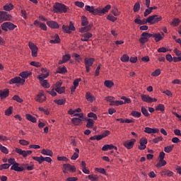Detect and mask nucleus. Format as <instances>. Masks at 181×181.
I'll return each mask as SVG.
<instances>
[{
    "mask_svg": "<svg viewBox=\"0 0 181 181\" xmlns=\"http://www.w3.org/2000/svg\"><path fill=\"white\" fill-rule=\"evenodd\" d=\"M53 8L54 13H66L69 9V7L62 3H55Z\"/></svg>",
    "mask_w": 181,
    "mask_h": 181,
    "instance_id": "nucleus-1",
    "label": "nucleus"
},
{
    "mask_svg": "<svg viewBox=\"0 0 181 181\" xmlns=\"http://www.w3.org/2000/svg\"><path fill=\"white\" fill-rule=\"evenodd\" d=\"M160 21H162V16H158V15L150 16L147 18L148 25H154V23H158Z\"/></svg>",
    "mask_w": 181,
    "mask_h": 181,
    "instance_id": "nucleus-2",
    "label": "nucleus"
},
{
    "mask_svg": "<svg viewBox=\"0 0 181 181\" xmlns=\"http://www.w3.org/2000/svg\"><path fill=\"white\" fill-rule=\"evenodd\" d=\"M16 28H17V26L11 22H5L1 24V29L2 30H4V32H8V30H14Z\"/></svg>",
    "mask_w": 181,
    "mask_h": 181,
    "instance_id": "nucleus-3",
    "label": "nucleus"
},
{
    "mask_svg": "<svg viewBox=\"0 0 181 181\" xmlns=\"http://www.w3.org/2000/svg\"><path fill=\"white\" fill-rule=\"evenodd\" d=\"M94 62H95V59L94 58H85L84 59V64H85V67L87 73L90 72V67L93 66L94 64Z\"/></svg>",
    "mask_w": 181,
    "mask_h": 181,
    "instance_id": "nucleus-4",
    "label": "nucleus"
},
{
    "mask_svg": "<svg viewBox=\"0 0 181 181\" xmlns=\"http://www.w3.org/2000/svg\"><path fill=\"white\" fill-rule=\"evenodd\" d=\"M16 153H18V155H21L23 158H26L27 156H29V155H32V151H25L18 148H16Z\"/></svg>",
    "mask_w": 181,
    "mask_h": 181,
    "instance_id": "nucleus-5",
    "label": "nucleus"
},
{
    "mask_svg": "<svg viewBox=\"0 0 181 181\" xmlns=\"http://www.w3.org/2000/svg\"><path fill=\"white\" fill-rule=\"evenodd\" d=\"M11 15L6 11H0V23L4 22V21H11Z\"/></svg>",
    "mask_w": 181,
    "mask_h": 181,
    "instance_id": "nucleus-6",
    "label": "nucleus"
},
{
    "mask_svg": "<svg viewBox=\"0 0 181 181\" xmlns=\"http://www.w3.org/2000/svg\"><path fill=\"white\" fill-rule=\"evenodd\" d=\"M62 30L65 33H71V30H76V28L74 27V24L73 22L69 23V26L62 25Z\"/></svg>",
    "mask_w": 181,
    "mask_h": 181,
    "instance_id": "nucleus-7",
    "label": "nucleus"
},
{
    "mask_svg": "<svg viewBox=\"0 0 181 181\" xmlns=\"http://www.w3.org/2000/svg\"><path fill=\"white\" fill-rule=\"evenodd\" d=\"M28 46L31 50L33 57H37V46H36L33 42H29Z\"/></svg>",
    "mask_w": 181,
    "mask_h": 181,
    "instance_id": "nucleus-8",
    "label": "nucleus"
},
{
    "mask_svg": "<svg viewBox=\"0 0 181 181\" xmlns=\"http://www.w3.org/2000/svg\"><path fill=\"white\" fill-rule=\"evenodd\" d=\"M141 98L142 101H144V103H148V104H151V103H156V101H158L156 98H152L148 95H141Z\"/></svg>",
    "mask_w": 181,
    "mask_h": 181,
    "instance_id": "nucleus-9",
    "label": "nucleus"
},
{
    "mask_svg": "<svg viewBox=\"0 0 181 181\" xmlns=\"http://www.w3.org/2000/svg\"><path fill=\"white\" fill-rule=\"evenodd\" d=\"M85 9L90 13H93V15H100V8H95L94 6L86 5L85 6Z\"/></svg>",
    "mask_w": 181,
    "mask_h": 181,
    "instance_id": "nucleus-10",
    "label": "nucleus"
},
{
    "mask_svg": "<svg viewBox=\"0 0 181 181\" xmlns=\"http://www.w3.org/2000/svg\"><path fill=\"white\" fill-rule=\"evenodd\" d=\"M23 83H25V79L19 76L11 78L9 81V84H23Z\"/></svg>",
    "mask_w": 181,
    "mask_h": 181,
    "instance_id": "nucleus-11",
    "label": "nucleus"
},
{
    "mask_svg": "<svg viewBox=\"0 0 181 181\" xmlns=\"http://www.w3.org/2000/svg\"><path fill=\"white\" fill-rule=\"evenodd\" d=\"M46 100V95H45V92L41 91L40 92L37 96L35 97V101L37 103H44V101Z\"/></svg>",
    "mask_w": 181,
    "mask_h": 181,
    "instance_id": "nucleus-12",
    "label": "nucleus"
},
{
    "mask_svg": "<svg viewBox=\"0 0 181 181\" xmlns=\"http://www.w3.org/2000/svg\"><path fill=\"white\" fill-rule=\"evenodd\" d=\"M11 170H15V172H23L25 167L21 166V164L16 163L11 167Z\"/></svg>",
    "mask_w": 181,
    "mask_h": 181,
    "instance_id": "nucleus-13",
    "label": "nucleus"
},
{
    "mask_svg": "<svg viewBox=\"0 0 181 181\" xmlns=\"http://www.w3.org/2000/svg\"><path fill=\"white\" fill-rule=\"evenodd\" d=\"M140 146H139V149L140 151H144V149H146V144H148V140L145 138H142L139 141Z\"/></svg>",
    "mask_w": 181,
    "mask_h": 181,
    "instance_id": "nucleus-14",
    "label": "nucleus"
},
{
    "mask_svg": "<svg viewBox=\"0 0 181 181\" xmlns=\"http://www.w3.org/2000/svg\"><path fill=\"white\" fill-rule=\"evenodd\" d=\"M64 173H67V171L69 170L70 172H76V168L74 165H71L70 164H64Z\"/></svg>",
    "mask_w": 181,
    "mask_h": 181,
    "instance_id": "nucleus-15",
    "label": "nucleus"
},
{
    "mask_svg": "<svg viewBox=\"0 0 181 181\" xmlns=\"http://www.w3.org/2000/svg\"><path fill=\"white\" fill-rule=\"evenodd\" d=\"M144 132L146 134H158L159 129L158 128H151V127H145Z\"/></svg>",
    "mask_w": 181,
    "mask_h": 181,
    "instance_id": "nucleus-16",
    "label": "nucleus"
},
{
    "mask_svg": "<svg viewBox=\"0 0 181 181\" xmlns=\"http://www.w3.org/2000/svg\"><path fill=\"white\" fill-rule=\"evenodd\" d=\"M136 142L135 139H132L130 141H127L124 143V146L127 148V149H132L134 148V145Z\"/></svg>",
    "mask_w": 181,
    "mask_h": 181,
    "instance_id": "nucleus-17",
    "label": "nucleus"
},
{
    "mask_svg": "<svg viewBox=\"0 0 181 181\" xmlns=\"http://www.w3.org/2000/svg\"><path fill=\"white\" fill-rule=\"evenodd\" d=\"M8 97H9V90L8 89H4V90H0V98L1 100H4Z\"/></svg>",
    "mask_w": 181,
    "mask_h": 181,
    "instance_id": "nucleus-18",
    "label": "nucleus"
},
{
    "mask_svg": "<svg viewBox=\"0 0 181 181\" xmlns=\"http://www.w3.org/2000/svg\"><path fill=\"white\" fill-rule=\"evenodd\" d=\"M153 37L155 42H160L165 37V34L163 33H154Z\"/></svg>",
    "mask_w": 181,
    "mask_h": 181,
    "instance_id": "nucleus-19",
    "label": "nucleus"
},
{
    "mask_svg": "<svg viewBox=\"0 0 181 181\" xmlns=\"http://www.w3.org/2000/svg\"><path fill=\"white\" fill-rule=\"evenodd\" d=\"M47 25L49 26V28H51L52 29H59V26L57 22L50 21H47Z\"/></svg>",
    "mask_w": 181,
    "mask_h": 181,
    "instance_id": "nucleus-20",
    "label": "nucleus"
},
{
    "mask_svg": "<svg viewBox=\"0 0 181 181\" xmlns=\"http://www.w3.org/2000/svg\"><path fill=\"white\" fill-rule=\"evenodd\" d=\"M90 37H93V34L91 33H86L85 34L82 35L81 40V42H88Z\"/></svg>",
    "mask_w": 181,
    "mask_h": 181,
    "instance_id": "nucleus-21",
    "label": "nucleus"
},
{
    "mask_svg": "<svg viewBox=\"0 0 181 181\" xmlns=\"http://www.w3.org/2000/svg\"><path fill=\"white\" fill-rule=\"evenodd\" d=\"M111 149H115V151H117V149H118V148H117V146H115L112 144H105L102 148V151H111Z\"/></svg>",
    "mask_w": 181,
    "mask_h": 181,
    "instance_id": "nucleus-22",
    "label": "nucleus"
},
{
    "mask_svg": "<svg viewBox=\"0 0 181 181\" xmlns=\"http://www.w3.org/2000/svg\"><path fill=\"white\" fill-rule=\"evenodd\" d=\"M134 23H136L137 25H146V23H148V18H144L143 20L136 18L134 20Z\"/></svg>",
    "mask_w": 181,
    "mask_h": 181,
    "instance_id": "nucleus-23",
    "label": "nucleus"
},
{
    "mask_svg": "<svg viewBox=\"0 0 181 181\" xmlns=\"http://www.w3.org/2000/svg\"><path fill=\"white\" fill-rule=\"evenodd\" d=\"M86 98L87 101H89V103H93V101L95 100V98L93 95H91L90 92L86 93Z\"/></svg>",
    "mask_w": 181,
    "mask_h": 181,
    "instance_id": "nucleus-24",
    "label": "nucleus"
},
{
    "mask_svg": "<svg viewBox=\"0 0 181 181\" xmlns=\"http://www.w3.org/2000/svg\"><path fill=\"white\" fill-rule=\"evenodd\" d=\"M71 122L74 124V125L78 126L80 124H81V122H83V119L78 117H74L71 119Z\"/></svg>",
    "mask_w": 181,
    "mask_h": 181,
    "instance_id": "nucleus-25",
    "label": "nucleus"
},
{
    "mask_svg": "<svg viewBox=\"0 0 181 181\" xmlns=\"http://www.w3.org/2000/svg\"><path fill=\"white\" fill-rule=\"evenodd\" d=\"M41 153L42 155H45L46 156H53V151L49 149H42Z\"/></svg>",
    "mask_w": 181,
    "mask_h": 181,
    "instance_id": "nucleus-26",
    "label": "nucleus"
},
{
    "mask_svg": "<svg viewBox=\"0 0 181 181\" xmlns=\"http://www.w3.org/2000/svg\"><path fill=\"white\" fill-rule=\"evenodd\" d=\"M104 86L107 88H112V87H114V82L111 80H106L104 82Z\"/></svg>",
    "mask_w": 181,
    "mask_h": 181,
    "instance_id": "nucleus-27",
    "label": "nucleus"
},
{
    "mask_svg": "<svg viewBox=\"0 0 181 181\" xmlns=\"http://www.w3.org/2000/svg\"><path fill=\"white\" fill-rule=\"evenodd\" d=\"M54 40H49V43L51 44H56V43H60V37H59V35L55 34L54 36Z\"/></svg>",
    "mask_w": 181,
    "mask_h": 181,
    "instance_id": "nucleus-28",
    "label": "nucleus"
},
{
    "mask_svg": "<svg viewBox=\"0 0 181 181\" xmlns=\"http://www.w3.org/2000/svg\"><path fill=\"white\" fill-rule=\"evenodd\" d=\"M111 9V5L108 4L103 9L99 8V15H101V13H106V12H108V10Z\"/></svg>",
    "mask_w": 181,
    "mask_h": 181,
    "instance_id": "nucleus-29",
    "label": "nucleus"
},
{
    "mask_svg": "<svg viewBox=\"0 0 181 181\" xmlns=\"http://www.w3.org/2000/svg\"><path fill=\"white\" fill-rule=\"evenodd\" d=\"M168 176V177H170L173 176V172L169 170H164L162 172V176Z\"/></svg>",
    "mask_w": 181,
    "mask_h": 181,
    "instance_id": "nucleus-30",
    "label": "nucleus"
},
{
    "mask_svg": "<svg viewBox=\"0 0 181 181\" xmlns=\"http://www.w3.org/2000/svg\"><path fill=\"white\" fill-rule=\"evenodd\" d=\"M87 124H86V127L87 128H93L94 127V120L93 119H86Z\"/></svg>",
    "mask_w": 181,
    "mask_h": 181,
    "instance_id": "nucleus-31",
    "label": "nucleus"
},
{
    "mask_svg": "<svg viewBox=\"0 0 181 181\" xmlns=\"http://www.w3.org/2000/svg\"><path fill=\"white\" fill-rule=\"evenodd\" d=\"M4 11H12V9H13V4H12L11 3L10 4H7L5 6H4Z\"/></svg>",
    "mask_w": 181,
    "mask_h": 181,
    "instance_id": "nucleus-32",
    "label": "nucleus"
},
{
    "mask_svg": "<svg viewBox=\"0 0 181 181\" xmlns=\"http://www.w3.org/2000/svg\"><path fill=\"white\" fill-rule=\"evenodd\" d=\"M25 117L28 121H30V122H36V117L32 116L31 115L27 114Z\"/></svg>",
    "mask_w": 181,
    "mask_h": 181,
    "instance_id": "nucleus-33",
    "label": "nucleus"
},
{
    "mask_svg": "<svg viewBox=\"0 0 181 181\" xmlns=\"http://www.w3.org/2000/svg\"><path fill=\"white\" fill-rule=\"evenodd\" d=\"M19 76L22 77V78H28L29 76H30V72L29 71H23L21 72Z\"/></svg>",
    "mask_w": 181,
    "mask_h": 181,
    "instance_id": "nucleus-34",
    "label": "nucleus"
},
{
    "mask_svg": "<svg viewBox=\"0 0 181 181\" xmlns=\"http://www.w3.org/2000/svg\"><path fill=\"white\" fill-rule=\"evenodd\" d=\"M156 111H160L161 112H163L165 111V105L163 104H159L156 107Z\"/></svg>",
    "mask_w": 181,
    "mask_h": 181,
    "instance_id": "nucleus-35",
    "label": "nucleus"
},
{
    "mask_svg": "<svg viewBox=\"0 0 181 181\" xmlns=\"http://www.w3.org/2000/svg\"><path fill=\"white\" fill-rule=\"evenodd\" d=\"M54 102L55 104H57V105H64V104H66V100L64 99L54 100Z\"/></svg>",
    "mask_w": 181,
    "mask_h": 181,
    "instance_id": "nucleus-36",
    "label": "nucleus"
},
{
    "mask_svg": "<svg viewBox=\"0 0 181 181\" xmlns=\"http://www.w3.org/2000/svg\"><path fill=\"white\" fill-rule=\"evenodd\" d=\"M81 25L82 26H87L88 25V20H87L86 16L81 17Z\"/></svg>",
    "mask_w": 181,
    "mask_h": 181,
    "instance_id": "nucleus-37",
    "label": "nucleus"
},
{
    "mask_svg": "<svg viewBox=\"0 0 181 181\" xmlns=\"http://www.w3.org/2000/svg\"><path fill=\"white\" fill-rule=\"evenodd\" d=\"M166 165V160H159L158 163L156 164V168H162Z\"/></svg>",
    "mask_w": 181,
    "mask_h": 181,
    "instance_id": "nucleus-38",
    "label": "nucleus"
},
{
    "mask_svg": "<svg viewBox=\"0 0 181 181\" xmlns=\"http://www.w3.org/2000/svg\"><path fill=\"white\" fill-rule=\"evenodd\" d=\"M33 159L38 162L40 165H42V163H43V156H40V157H33Z\"/></svg>",
    "mask_w": 181,
    "mask_h": 181,
    "instance_id": "nucleus-39",
    "label": "nucleus"
},
{
    "mask_svg": "<svg viewBox=\"0 0 181 181\" xmlns=\"http://www.w3.org/2000/svg\"><path fill=\"white\" fill-rule=\"evenodd\" d=\"M57 73L59 74H64L65 73H67V69L65 66L59 67L58 68Z\"/></svg>",
    "mask_w": 181,
    "mask_h": 181,
    "instance_id": "nucleus-40",
    "label": "nucleus"
},
{
    "mask_svg": "<svg viewBox=\"0 0 181 181\" xmlns=\"http://www.w3.org/2000/svg\"><path fill=\"white\" fill-rule=\"evenodd\" d=\"M132 117H134L136 118H139L141 115H142V114L141 113V112L133 110L132 111Z\"/></svg>",
    "mask_w": 181,
    "mask_h": 181,
    "instance_id": "nucleus-41",
    "label": "nucleus"
},
{
    "mask_svg": "<svg viewBox=\"0 0 181 181\" xmlns=\"http://www.w3.org/2000/svg\"><path fill=\"white\" fill-rule=\"evenodd\" d=\"M141 112L144 117H149V112L144 106L141 107Z\"/></svg>",
    "mask_w": 181,
    "mask_h": 181,
    "instance_id": "nucleus-42",
    "label": "nucleus"
},
{
    "mask_svg": "<svg viewBox=\"0 0 181 181\" xmlns=\"http://www.w3.org/2000/svg\"><path fill=\"white\" fill-rule=\"evenodd\" d=\"M148 40H149L146 36H142V35L140 37V39L139 40L140 43H141L142 45H145V43H146V42H148Z\"/></svg>",
    "mask_w": 181,
    "mask_h": 181,
    "instance_id": "nucleus-43",
    "label": "nucleus"
},
{
    "mask_svg": "<svg viewBox=\"0 0 181 181\" xmlns=\"http://www.w3.org/2000/svg\"><path fill=\"white\" fill-rule=\"evenodd\" d=\"M0 151H1L3 153H6V154L9 153V151H8V148H6V147L2 146V144H0Z\"/></svg>",
    "mask_w": 181,
    "mask_h": 181,
    "instance_id": "nucleus-44",
    "label": "nucleus"
},
{
    "mask_svg": "<svg viewBox=\"0 0 181 181\" xmlns=\"http://www.w3.org/2000/svg\"><path fill=\"white\" fill-rule=\"evenodd\" d=\"M120 60L124 63H127V62H129V57L127 54H124L121 58Z\"/></svg>",
    "mask_w": 181,
    "mask_h": 181,
    "instance_id": "nucleus-45",
    "label": "nucleus"
},
{
    "mask_svg": "<svg viewBox=\"0 0 181 181\" xmlns=\"http://www.w3.org/2000/svg\"><path fill=\"white\" fill-rule=\"evenodd\" d=\"M66 88L64 87H60V88H55V91L58 93L59 94H63L64 93Z\"/></svg>",
    "mask_w": 181,
    "mask_h": 181,
    "instance_id": "nucleus-46",
    "label": "nucleus"
},
{
    "mask_svg": "<svg viewBox=\"0 0 181 181\" xmlns=\"http://www.w3.org/2000/svg\"><path fill=\"white\" fill-rule=\"evenodd\" d=\"M172 151H173V146H168L164 148V151L167 153H170Z\"/></svg>",
    "mask_w": 181,
    "mask_h": 181,
    "instance_id": "nucleus-47",
    "label": "nucleus"
},
{
    "mask_svg": "<svg viewBox=\"0 0 181 181\" xmlns=\"http://www.w3.org/2000/svg\"><path fill=\"white\" fill-rule=\"evenodd\" d=\"M23 168H24V170L25 169H27V170H33L34 165H29V164H23Z\"/></svg>",
    "mask_w": 181,
    "mask_h": 181,
    "instance_id": "nucleus-48",
    "label": "nucleus"
},
{
    "mask_svg": "<svg viewBox=\"0 0 181 181\" xmlns=\"http://www.w3.org/2000/svg\"><path fill=\"white\" fill-rule=\"evenodd\" d=\"M140 8H141V4H139V2H136L134 6V8H133L134 12H138Z\"/></svg>",
    "mask_w": 181,
    "mask_h": 181,
    "instance_id": "nucleus-49",
    "label": "nucleus"
},
{
    "mask_svg": "<svg viewBox=\"0 0 181 181\" xmlns=\"http://www.w3.org/2000/svg\"><path fill=\"white\" fill-rule=\"evenodd\" d=\"M13 100H14V101H17V103H23V99L16 95L13 97Z\"/></svg>",
    "mask_w": 181,
    "mask_h": 181,
    "instance_id": "nucleus-50",
    "label": "nucleus"
},
{
    "mask_svg": "<svg viewBox=\"0 0 181 181\" xmlns=\"http://www.w3.org/2000/svg\"><path fill=\"white\" fill-rule=\"evenodd\" d=\"M105 100H106V101L111 103V104H114V103H115L114 100H115V98L112 97V96H107L105 98Z\"/></svg>",
    "mask_w": 181,
    "mask_h": 181,
    "instance_id": "nucleus-51",
    "label": "nucleus"
},
{
    "mask_svg": "<svg viewBox=\"0 0 181 181\" xmlns=\"http://www.w3.org/2000/svg\"><path fill=\"white\" fill-rule=\"evenodd\" d=\"M71 59V56L70 54H65L63 56L62 59L63 61L66 63V62H69Z\"/></svg>",
    "mask_w": 181,
    "mask_h": 181,
    "instance_id": "nucleus-52",
    "label": "nucleus"
},
{
    "mask_svg": "<svg viewBox=\"0 0 181 181\" xmlns=\"http://www.w3.org/2000/svg\"><path fill=\"white\" fill-rule=\"evenodd\" d=\"M179 23H180V20L179 18H175L171 24L173 26H178Z\"/></svg>",
    "mask_w": 181,
    "mask_h": 181,
    "instance_id": "nucleus-53",
    "label": "nucleus"
},
{
    "mask_svg": "<svg viewBox=\"0 0 181 181\" xmlns=\"http://www.w3.org/2000/svg\"><path fill=\"white\" fill-rule=\"evenodd\" d=\"M124 105V101L122 100H116L113 102V103H111L110 105Z\"/></svg>",
    "mask_w": 181,
    "mask_h": 181,
    "instance_id": "nucleus-54",
    "label": "nucleus"
},
{
    "mask_svg": "<svg viewBox=\"0 0 181 181\" xmlns=\"http://www.w3.org/2000/svg\"><path fill=\"white\" fill-rule=\"evenodd\" d=\"M19 144L21 145H23V146H26L29 145V141H28L25 139H21L19 141Z\"/></svg>",
    "mask_w": 181,
    "mask_h": 181,
    "instance_id": "nucleus-55",
    "label": "nucleus"
},
{
    "mask_svg": "<svg viewBox=\"0 0 181 181\" xmlns=\"http://www.w3.org/2000/svg\"><path fill=\"white\" fill-rule=\"evenodd\" d=\"M154 35H155V33L151 34V33H143L141 34V36H145L147 39H148V37H153Z\"/></svg>",
    "mask_w": 181,
    "mask_h": 181,
    "instance_id": "nucleus-56",
    "label": "nucleus"
},
{
    "mask_svg": "<svg viewBox=\"0 0 181 181\" xmlns=\"http://www.w3.org/2000/svg\"><path fill=\"white\" fill-rule=\"evenodd\" d=\"M88 117L89 118H93V119H95V121H97V115H95L94 112L88 113Z\"/></svg>",
    "mask_w": 181,
    "mask_h": 181,
    "instance_id": "nucleus-57",
    "label": "nucleus"
},
{
    "mask_svg": "<svg viewBox=\"0 0 181 181\" xmlns=\"http://www.w3.org/2000/svg\"><path fill=\"white\" fill-rule=\"evenodd\" d=\"M90 30V26L83 27L80 29L81 33H83V32H88Z\"/></svg>",
    "mask_w": 181,
    "mask_h": 181,
    "instance_id": "nucleus-58",
    "label": "nucleus"
},
{
    "mask_svg": "<svg viewBox=\"0 0 181 181\" xmlns=\"http://www.w3.org/2000/svg\"><path fill=\"white\" fill-rule=\"evenodd\" d=\"M160 74V69H158L154 72L151 74V76H153V77H158Z\"/></svg>",
    "mask_w": 181,
    "mask_h": 181,
    "instance_id": "nucleus-59",
    "label": "nucleus"
},
{
    "mask_svg": "<svg viewBox=\"0 0 181 181\" xmlns=\"http://www.w3.org/2000/svg\"><path fill=\"white\" fill-rule=\"evenodd\" d=\"M41 85L42 86V87H45V88H49V87H50V85H49V83H47V80L41 82Z\"/></svg>",
    "mask_w": 181,
    "mask_h": 181,
    "instance_id": "nucleus-60",
    "label": "nucleus"
},
{
    "mask_svg": "<svg viewBox=\"0 0 181 181\" xmlns=\"http://www.w3.org/2000/svg\"><path fill=\"white\" fill-rule=\"evenodd\" d=\"M13 107H9V108H8L6 111H5V115H11V114H12V110H13Z\"/></svg>",
    "mask_w": 181,
    "mask_h": 181,
    "instance_id": "nucleus-61",
    "label": "nucleus"
},
{
    "mask_svg": "<svg viewBox=\"0 0 181 181\" xmlns=\"http://www.w3.org/2000/svg\"><path fill=\"white\" fill-rule=\"evenodd\" d=\"M75 5L78 8H84V4L83 3V1H76Z\"/></svg>",
    "mask_w": 181,
    "mask_h": 181,
    "instance_id": "nucleus-62",
    "label": "nucleus"
},
{
    "mask_svg": "<svg viewBox=\"0 0 181 181\" xmlns=\"http://www.w3.org/2000/svg\"><path fill=\"white\" fill-rule=\"evenodd\" d=\"M163 139V138L162 136H159V137H157L154 139H153V142L154 144H158V142H160V141H162Z\"/></svg>",
    "mask_w": 181,
    "mask_h": 181,
    "instance_id": "nucleus-63",
    "label": "nucleus"
},
{
    "mask_svg": "<svg viewBox=\"0 0 181 181\" xmlns=\"http://www.w3.org/2000/svg\"><path fill=\"white\" fill-rule=\"evenodd\" d=\"M30 65L34 66V67H40V66H42V64L40 62H31Z\"/></svg>",
    "mask_w": 181,
    "mask_h": 181,
    "instance_id": "nucleus-64",
    "label": "nucleus"
}]
</instances>
